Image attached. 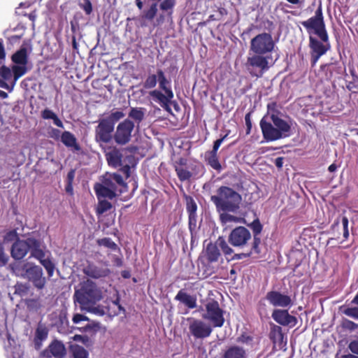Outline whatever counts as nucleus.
<instances>
[{"instance_id":"2eb2a0df","label":"nucleus","mask_w":358,"mask_h":358,"mask_svg":"<svg viewBox=\"0 0 358 358\" xmlns=\"http://www.w3.org/2000/svg\"><path fill=\"white\" fill-rule=\"evenodd\" d=\"M188 320H191L189 324V333L195 339H203L210 336L213 331L210 325L201 320L192 318Z\"/></svg>"},{"instance_id":"b1692460","label":"nucleus","mask_w":358,"mask_h":358,"mask_svg":"<svg viewBox=\"0 0 358 358\" xmlns=\"http://www.w3.org/2000/svg\"><path fill=\"white\" fill-rule=\"evenodd\" d=\"M174 299L184 304L189 309L196 307V296L187 294L184 289H180L174 297Z\"/></svg>"},{"instance_id":"774afa93","label":"nucleus","mask_w":358,"mask_h":358,"mask_svg":"<svg viewBox=\"0 0 358 358\" xmlns=\"http://www.w3.org/2000/svg\"><path fill=\"white\" fill-rule=\"evenodd\" d=\"M342 358H358V355L353 354H348L342 356Z\"/></svg>"},{"instance_id":"f704fd0d","label":"nucleus","mask_w":358,"mask_h":358,"mask_svg":"<svg viewBox=\"0 0 358 358\" xmlns=\"http://www.w3.org/2000/svg\"><path fill=\"white\" fill-rule=\"evenodd\" d=\"M144 110L143 108H131L129 113V117L139 124L144 119Z\"/></svg>"},{"instance_id":"7ed1b4c3","label":"nucleus","mask_w":358,"mask_h":358,"mask_svg":"<svg viewBox=\"0 0 358 358\" xmlns=\"http://www.w3.org/2000/svg\"><path fill=\"white\" fill-rule=\"evenodd\" d=\"M157 83H159V90L150 91L149 96L163 108L169 110H170L169 105L174 94L171 87V83L162 69H158L156 74H148L143 85L145 89H153L156 87Z\"/></svg>"},{"instance_id":"6e6d98bb","label":"nucleus","mask_w":358,"mask_h":358,"mask_svg":"<svg viewBox=\"0 0 358 358\" xmlns=\"http://www.w3.org/2000/svg\"><path fill=\"white\" fill-rule=\"evenodd\" d=\"M253 251H254V249H252V245L251 247L250 248V249L248 250V252H246V253H240V254H234V255L231 257V259H237V260L241 259L243 257H249L252 253Z\"/></svg>"},{"instance_id":"e433bc0d","label":"nucleus","mask_w":358,"mask_h":358,"mask_svg":"<svg viewBox=\"0 0 358 358\" xmlns=\"http://www.w3.org/2000/svg\"><path fill=\"white\" fill-rule=\"evenodd\" d=\"M175 171L179 180L182 182L189 180L193 176L192 172L182 167L176 166Z\"/></svg>"},{"instance_id":"49530a36","label":"nucleus","mask_w":358,"mask_h":358,"mask_svg":"<svg viewBox=\"0 0 358 358\" xmlns=\"http://www.w3.org/2000/svg\"><path fill=\"white\" fill-rule=\"evenodd\" d=\"M80 7L85 11L86 15H90L92 12V5L90 0H83L80 3Z\"/></svg>"},{"instance_id":"338daca9","label":"nucleus","mask_w":358,"mask_h":358,"mask_svg":"<svg viewBox=\"0 0 358 358\" xmlns=\"http://www.w3.org/2000/svg\"><path fill=\"white\" fill-rule=\"evenodd\" d=\"M16 236H17V233H16V231L15 230L10 231L6 234V238L7 239H9V238H13V237H16Z\"/></svg>"},{"instance_id":"4be33fe9","label":"nucleus","mask_w":358,"mask_h":358,"mask_svg":"<svg viewBox=\"0 0 358 358\" xmlns=\"http://www.w3.org/2000/svg\"><path fill=\"white\" fill-rule=\"evenodd\" d=\"M249 227L252 230L253 233V241L252 243V249L256 253H259V245L260 244L261 240L259 235L261 234L263 229V226L261 224L258 218L253 220V222L249 224Z\"/></svg>"},{"instance_id":"1a4fd4ad","label":"nucleus","mask_w":358,"mask_h":358,"mask_svg":"<svg viewBox=\"0 0 358 358\" xmlns=\"http://www.w3.org/2000/svg\"><path fill=\"white\" fill-rule=\"evenodd\" d=\"M128 148L117 149L114 148L110 152L106 153V158L108 165L113 168L120 167V170L128 178L131 174V166L134 165L135 157L132 154H128Z\"/></svg>"},{"instance_id":"f8f14e48","label":"nucleus","mask_w":358,"mask_h":358,"mask_svg":"<svg viewBox=\"0 0 358 358\" xmlns=\"http://www.w3.org/2000/svg\"><path fill=\"white\" fill-rule=\"evenodd\" d=\"M206 313L203 315L204 319L210 320L213 327H222L224 323L223 310L218 302L211 299L206 304Z\"/></svg>"},{"instance_id":"423d86ee","label":"nucleus","mask_w":358,"mask_h":358,"mask_svg":"<svg viewBox=\"0 0 358 358\" xmlns=\"http://www.w3.org/2000/svg\"><path fill=\"white\" fill-rule=\"evenodd\" d=\"M127 183L123 178L116 173H106L103 176L101 183H96L94 191L97 197L113 199L117 196V192L122 194L126 191Z\"/></svg>"},{"instance_id":"5fc2aeb1","label":"nucleus","mask_w":358,"mask_h":358,"mask_svg":"<svg viewBox=\"0 0 358 358\" xmlns=\"http://www.w3.org/2000/svg\"><path fill=\"white\" fill-rule=\"evenodd\" d=\"M348 348L353 355H358V341L353 340L350 342Z\"/></svg>"},{"instance_id":"4c0bfd02","label":"nucleus","mask_w":358,"mask_h":358,"mask_svg":"<svg viewBox=\"0 0 358 358\" xmlns=\"http://www.w3.org/2000/svg\"><path fill=\"white\" fill-rule=\"evenodd\" d=\"M96 243L99 246H104L112 250H116L117 249V244L114 241H113L110 238L106 237L103 238H99L96 241Z\"/></svg>"},{"instance_id":"7c9ffc66","label":"nucleus","mask_w":358,"mask_h":358,"mask_svg":"<svg viewBox=\"0 0 358 358\" xmlns=\"http://www.w3.org/2000/svg\"><path fill=\"white\" fill-rule=\"evenodd\" d=\"M41 254H40V255L38 257L34 258L38 259L40 262V263L44 266V268L47 271L48 276L52 277L55 271V266L54 263L50 260V259L45 258V253L41 248Z\"/></svg>"},{"instance_id":"8fccbe9b","label":"nucleus","mask_w":358,"mask_h":358,"mask_svg":"<svg viewBox=\"0 0 358 358\" xmlns=\"http://www.w3.org/2000/svg\"><path fill=\"white\" fill-rule=\"evenodd\" d=\"M227 136V134L224 135L223 137L214 141L212 150L208 151V152H211V153L217 154V150H218L219 148L220 147L221 144L222 143V142L224 141V140L225 139V138Z\"/></svg>"},{"instance_id":"9b49d317","label":"nucleus","mask_w":358,"mask_h":358,"mask_svg":"<svg viewBox=\"0 0 358 358\" xmlns=\"http://www.w3.org/2000/svg\"><path fill=\"white\" fill-rule=\"evenodd\" d=\"M252 240L250 231L245 227L239 226L230 232L228 242L232 246L243 249L247 248Z\"/></svg>"},{"instance_id":"c9c22d12","label":"nucleus","mask_w":358,"mask_h":358,"mask_svg":"<svg viewBox=\"0 0 358 358\" xmlns=\"http://www.w3.org/2000/svg\"><path fill=\"white\" fill-rule=\"evenodd\" d=\"M217 243L219 249L220 248L225 256L231 255L234 253L233 249L229 247L225 239L222 236H219L217 239Z\"/></svg>"},{"instance_id":"f3484780","label":"nucleus","mask_w":358,"mask_h":358,"mask_svg":"<svg viewBox=\"0 0 358 358\" xmlns=\"http://www.w3.org/2000/svg\"><path fill=\"white\" fill-rule=\"evenodd\" d=\"M266 299L275 307L285 308L292 304V299L289 295L282 294L278 291L268 292Z\"/></svg>"},{"instance_id":"72a5a7b5","label":"nucleus","mask_w":358,"mask_h":358,"mask_svg":"<svg viewBox=\"0 0 358 358\" xmlns=\"http://www.w3.org/2000/svg\"><path fill=\"white\" fill-rule=\"evenodd\" d=\"M76 169H71L66 176L65 191L66 192L72 196L73 194V182L75 178Z\"/></svg>"},{"instance_id":"393cba45","label":"nucleus","mask_w":358,"mask_h":358,"mask_svg":"<svg viewBox=\"0 0 358 358\" xmlns=\"http://www.w3.org/2000/svg\"><path fill=\"white\" fill-rule=\"evenodd\" d=\"M85 275L93 278L106 277L110 273L108 268H103L94 264H88L84 269Z\"/></svg>"},{"instance_id":"f257e3e1","label":"nucleus","mask_w":358,"mask_h":358,"mask_svg":"<svg viewBox=\"0 0 358 358\" xmlns=\"http://www.w3.org/2000/svg\"><path fill=\"white\" fill-rule=\"evenodd\" d=\"M275 42L270 33L258 34L250 41L245 68L252 78H262L275 64L271 54Z\"/></svg>"},{"instance_id":"0e129e2a","label":"nucleus","mask_w":358,"mask_h":358,"mask_svg":"<svg viewBox=\"0 0 358 358\" xmlns=\"http://www.w3.org/2000/svg\"><path fill=\"white\" fill-rule=\"evenodd\" d=\"M90 312H93L96 314H98L99 315H104V310L103 309H100L99 308H96L94 306H93V308L91 309V310H89Z\"/></svg>"},{"instance_id":"13d9d810","label":"nucleus","mask_w":358,"mask_h":358,"mask_svg":"<svg viewBox=\"0 0 358 358\" xmlns=\"http://www.w3.org/2000/svg\"><path fill=\"white\" fill-rule=\"evenodd\" d=\"M72 320L73 323L78 324L81 321H88L89 319L84 315L76 313L73 315Z\"/></svg>"},{"instance_id":"bf43d9fd","label":"nucleus","mask_w":358,"mask_h":358,"mask_svg":"<svg viewBox=\"0 0 358 358\" xmlns=\"http://www.w3.org/2000/svg\"><path fill=\"white\" fill-rule=\"evenodd\" d=\"M205 269L203 273V278H208L215 273V269L210 265H205Z\"/></svg>"},{"instance_id":"603ef678","label":"nucleus","mask_w":358,"mask_h":358,"mask_svg":"<svg viewBox=\"0 0 358 358\" xmlns=\"http://www.w3.org/2000/svg\"><path fill=\"white\" fill-rule=\"evenodd\" d=\"M6 57V52L4 47L3 40L0 38V65L4 63Z\"/></svg>"},{"instance_id":"20e7f679","label":"nucleus","mask_w":358,"mask_h":358,"mask_svg":"<svg viewBox=\"0 0 358 358\" xmlns=\"http://www.w3.org/2000/svg\"><path fill=\"white\" fill-rule=\"evenodd\" d=\"M264 138L267 141H274L289 136L291 126L278 115L264 116L259 122Z\"/></svg>"},{"instance_id":"39448f33","label":"nucleus","mask_w":358,"mask_h":358,"mask_svg":"<svg viewBox=\"0 0 358 358\" xmlns=\"http://www.w3.org/2000/svg\"><path fill=\"white\" fill-rule=\"evenodd\" d=\"M73 297L75 303L80 305L81 310H91L103 299V292L96 283L87 280L80 282V288L76 289Z\"/></svg>"},{"instance_id":"ea45409f","label":"nucleus","mask_w":358,"mask_h":358,"mask_svg":"<svg viewBox=\"0 0 358 358\" xmlns=\"http://www.w3.org/2000/svg\"><path fill=\"white\" fill-rule=\"evenodd\" d=\"M157 13V4L156 3H152L150 8L144 12L143 17L148 20H152Z\"/></svg>"},{"instance_id":"4468645a","label":"nucleus","mask_w":358,"mask_h":358,"mask_svg":"<svg viewBox=\"0 0 358 358\" xmlns=\"http://www.w3.org/2000/svg\"><path fill=\"white\" fill-rule=\"evenodd\" d=\"M24 275L38 289L44 288L46 280L43 276V269L37 265H25Z\"/></svg>"},{"instance_id":"f03ea898","label":"nucleus","mask_w":358,"mask_h":358,"mask_svg":"<svg viewBox=\"0 0 358 358\" xmlns=\"http://www.w3.org/2000/svg\"><path fill=\"white\" fill-rule=\"evenodd\" d=\"M301 24L309 34L310 64L311 67H314L320 58L331 49L322 6H318L314 16L302 21Z\"/></svg>"},{"instance_id":"9d476101","label":"nucleus","mask_w":358,"mask_h":358,"mask_svg":"<svg viewBox=\"0 0 358 358\" xmlns=\"http://www.w3.org/2000/svg\"><path fill=\"white\" fill-rule=\"evenodd\" d=\"M28 252H31V257H38L41 254L40 241L33 237L24 240L17 238L10 249L11 257L15 260L22 259Z\"/></svg>"},{"instance_id":"a211bd4d","label":"nucleus","mask_w":358,"mask_h":358,"mask_svg":"<svg viewBox=\"0 0 358 358\" xmlns=\"http://www.w3.org/2000/svg\"><path fill=\"white\" fill-rule=\"evenodd\" d=\"M271 316L277 323L282 326L294 327L297 324L296 317L289 315L287 310L275 309Z\"/></svg>"},{"instance_id":"a19ab883","label":"nucleus","mask_w":358,"mask_h":358,"mask_svg":"<svg viewBox=\"0 0 358 358\" xmlns=\"http://www.w3.org/2000/svg\"><path fill=\"white\" fill-rule=\"evenodd\" d=\"M73 355L74 358H88L87 351L81 346H77L73 349Z\"/></svg>"},{"instance_id":"79ce46f5","label":"nucleus","mask_w":358,"mask_h":358,"mask_svg":"<svg viewBox=\"0 0 358 358\" xmlns=\"http://www.w3.org/2000/svg\"><path fill=\"white\" fill-rule=\"evenodd\" d=\"M342 327L350 331H353L358 329V324L350 320L345 319L342 322Z\"/></svg>"},{"instance_id":"a878e982","label":"nucleus","mask_w":358,"mask_h":358,"mask_svg":"<svg viewBox=\"0 0 358 358\" xmlns=\"http://www.w3.org/2000/svg\"><path fill=\"white\" fill-rule=\"evenodd\" d=\"M205 256L209 263L216 262L221 256L217 241L210 242L206 247Z\"/></svg>"},{"instance_id":"c85d7f7f","label":"nucleus","mask_w":358,"mask_h":358,"mask_svg":"<svg viewBox=\"0 0 358 358\" xmlns=\"http://www.w3.org/2000/svg\"><path fill=\"white\" fill-rule=\"evenodd\" d=\"M61 141L68 148H73L77 151L80 149V145L77 143L76 138L70 131H64L61 136Z\"/></svg>"},{"instance_id":"dca6fc26","label":"nucleus","mask_w":358,"mask_h":358,"mask_svg":"<svg viewBox=\"0 0 358 358\" xmlns=\"http://www.w3.org/2000/svg\"><path fill=\"white\" fill-rule=\"evenodd\" d=\"M185 199L186 203V210L188 214V227L192 238L196 233L197 204L191 196L185 195Z\"/></svg>"},{"instance_id":"473e14b6","label":"nucleus","mask_w":358,"mask_h":358,"mask_svg":"<svg viewBox=\"0 0 358 358\" xmlns=\"http://www.w3.org/2000/svg\"><path fill=\"white\" fill-rule=\"evenodd\" d=\"M205 159L208 165L213 169L220 171L222 166L219 162L217 154L206 152L205 154Z\"/></svg>"},{"instance_id":"58836bf2","label":"nucleus","mask_w":358,"mask_h":358,"mask_svg":"<svg viewBox=\"0 0 358 358\" xmlns=\"http://www.w3.org/2000/svg\"><path fill=\"white\" fill-rule=\"evenodd\" d=\"M113 206L110 202L107 200H99L96 208V214L102 215L106 211L110 210Z\"/></svg>"},{"instance_id":"4d7b16f0","label":"nucleus","mask_w":358,"mask_h":358,"mask_svg":"<svg viewBox=\"0 0 358 358\" xmlns=\"http://www.w3.org/2000/svg\"><path fill=\"white\" fill-rule=\"evenodd\" d=\"M56 114L51 110L45 108L41 113V117L45 120H52Z\"/></svg>"},{"instance_id":"a18cd8bd","label":"nucleus","mask_w":358,"mask_h":358,"mask_svg":"<svg viewBox=\"0 0 358 358\" xmlns=\"http://www.w3.org/2000/svg\"><path fill=\"white\" fill-rule=\"evenodd\" d=\"M346 87L349 91H351L353 93L358 92V76L355 78H352V80L347 83Z\"/></svg>"},{"instance_id":"c756f323","label":"nucleus","mask_w":358,"mask_h":358,"mask_svg":"<svg viewBox=\"0 0 358 358\" xmlns=\"http://www.w3.org/2000/svg\"><path fill=\"white\" fill-rule=\"evenodd\" d=\"M268 337L273 343V347H275L276 344L282 343L283 339L282 328L276 324H271Z\"/></svg>"},{"instance_id":"69168bd1","label":"nucleus","mask_w":358,"mask_h":358,"mask_svg":"<svg viewBox=\"0 0 358 358\" xmlns=\"http://www.w3.org/2000/svg\"><path fill=\"white\" fill-rule=\"evenodd\" d=\"M342 224L344 230H348V219L346 216L342 217Z\"/></svg>"},{"instance_id":"412c9836","label":"nucleus","mask_w":358,"mask_h":358,"mask_svg":"<svg viewBox=\"0 0 358 358\" xmlns=\"http://www.w3.org/2000/svg\"><path fill=\"white\" fill-rule=\"evenodd\" d=\"M13 78L10 69L5 65H2L0 67V87L12 92L14 89Z\"/></svg>"},{"instance_id":"de8ad7c7","label":"nucleus","mask_w":358,"mask_h":358,"mask_svg":"<svg viewBox=\"0 0 358 358\" xmlns=\"http://www.w3.org/2000/svg\"><path fill=\"white\" fill-rule=\"evenodd\" d=\"M175 5V0H164L160 3V8L163 10H168L173 8Z\"/></svg>"},{"instance_id":"aec40b11","label":"nucleus","mask_w":358,"mask_h":358,"mask_svg":"<svg viewBox=\"0 0 358 358\" xmlns=\"http://www.w3.org/2000/svg\"><path fill=\"white\" fill-rule=\"evenodd\" d=\"M43 355L46 357H54L55 358H63L66 355V349L64 345L57 340L53 341L45 349L43 352Z\"/></svg>"},{"instance_id":"3c124183","label":"nucleus","mask_w":358,"mask_h":358,"mask_svg":"<svg viewBox=\"0 0 358 358\" xmlns=\"http://www.w3.org/2000/svg\"><path fill=\"white\" fill-rule=\"evenodd\" d=\"M221 220L223 222H237L238 218L234 215L228 214V213H222L220 215Z\"/></svg>"},{"instance_id":"6ab92c4d","label":"nucleus","mask_w":358,"mask_h":358,"mask_svg":"<svg viewBox=\"0 0 358 358\" xmlns=\"http://www.w3.org/2000/svg\"><path fill=\"white\" fill-rule=\"evenodd\" d=\"M342 67L338 62L322 64L320 72L326 80H331L341 73Z\"/></svg>"},{"instance_id":"2f4dec72","label":"nucleus","mask_w":358,"mask_h":358,"mask_svg":"<svg viewBox=\"0 0 358 358\" xmlns=\"http://www.w3.org/2000/svg\"><path fill=\"white\" fill-rule=\"evenodd\" d=\"M13 74V85L14 87L20 78L23 76L28 71L27 65L14 64L10 68Z\"/></svg>"},{"instance_id":"864d4df0","label":"nucleus","mask_w":358,"mask_h":358,"mask_svg":"<svg viewBox=\"0 0 358 358\" xmlns=\"http://www.w3.org/2000/svg\"><path fill=\"white\" fill-rule=\"evenodd\" d=\"M245 122L246 124V134L248 135L250 134L252 129L251 112L246 113L245 116Z\"/></svg>"},{"instance_id":"ddd939ff","label":"nucleus","mask_w":358,"mask_h":358,"mask_svg":"<svg viewBox=\"0 0 358 358\" xmlns=\"http://www.w3.org/2000/svg\"><path fill=\"white\" fill-rule=\"evenodd\" d=\"M134 128V123L129 119L119 123L114 133L115 141L119 145H125L129 143Z\"/></svg>"},{"instance_id":"cd10ccee","label":"nucleus","mask_w":358,"mask_h":358,"mask_svg":"<svg viewBox=\"0 0 358 358\" xmlns=\"http://www.w3.org/2000/svg\"><path fill=\"white\" fill-rule=\"evenodd\" d=\"M224 358H247L245 350L238 345L229 347L224 354Z\"/></svg>"},{"instance_id":"0eeeda50","label":"nucleus","mask_w":358,"mask_h":358,"mask_svg":"<svg viewBox=\"0 0 358 358\" xmlns=\"http://www.w3.org/2000/svg\"><path fill=\"white\" fill-rule=\"evenodd\" d=\"M217 212L235 213L240 208L241 195L232 188L221 186L217 189V194L210 197Z\"/></svg>"},{"instance_id":"37998d69","label":"nucleus","mask_w":358,"mask_h":358,"mask_svg":"<svg viewBox=\"0 0 358 358\" xmlns=\"http://www.w3.org/2000/svg\"><path fill=\"white\" fill-rule=\"evenodd\" d=\"M9 260L8 255L5 252L3 244L0 243V267L6 266Z\"/></svg>"},{"instance_id":"5701e85b","label":"nucleus","mask_w":358,"mask_h":358,"mask_svg":"<svg viewBox=\"0 0 358 358\" xmlns=\"http://www.w3.org/2000/svg\"><path fill=\"white\" fill-rule=\"evenodd\" d=\"M48 336V329L45 324L41 322L38 324L34 338V344L36 350H38L42 347V343L47 339Z\"/></svg>"},{"instance_id":"09e8293b","label":"nucleus","mask_w":358,"mask_h":358,"mask_svg":"<svg viewBox=\"0 0 358 358\" xmlns=\"http://www.w3.org/2000/svg\"><path fill=\"white\" fill-rule=\"evenodd\" d=\"M238 342L250 345L253 341V337L246 334H243L238 338Z\"/></svg>"},{"instance_id":"6e6552de","label":"nucleus","mask_w":358,"mask_h":358,"mask_svg":"<svg viewBox=\"0 0 358 358\" xmlns=\"http://www.w3.org/2000/svg\"><path fill=\"white\" fill-rule=\"evenodd\" d=\"M124 116L123 112L115 111L107 117L100 118L94 130V138L96 143L100 145L110 143L114 137L115 125Z\"/></svg>"},{"instance_id":"680f3d73","label":"nucleus","mask_w":358,"mask_h":358,"mask_svg":"<svg viewBox=\"0 0 358 358\" xmlns=\"http://www.w3.org/2000/svg\"><path fill=\"white\" fill-rule=\"evenodd\" d=\"M284 163V157H278L274 160V164L276 166L277 168L281 169L283 166Z\"/></svg>"},{"instance_id":"c03bdc74","label":"nucleus","mask_w":358,"mask_h":358,"mask_svg":"<svg viewBox=\"0 0 358 358\" xmlns=\"http://www.w3.org/2000/svg\"><path fill=\"white\" fill-rule=\"evenodd\" d=\"M343 313L348 317L358 320V307L346 308Z\"/></svg>"},{"instance_id":"052dcab7","label":"nucleus","mask_w":358,"mask_h":358,"mask_svg":"<svg viewBox=\"0 0 358 358\" xmlns=\"http://www.w3.org/2000/svg\"><path fill=\"white\" fill-rule=\"evenodd\" d=\"M258 312L261 315L265 314L266 312V305L262 300H261L258 303Z\"/></svg>"},{"instance_id":"bb28decb","label":"nucleus","mask_w":358,"mask_h":358,"mask_svg":"<svg viewBox=\"0 0 358 358\" xmlns=\"http://www.w3.org/2000/svg\"><path fill=\"white\" fill-rule=\"evenodd\" d=\"M27 48L22 45L11 56V61L15 64L27 65L28 63Z\"/></svg>"},{"instance_id":"e2e57ef3","label":"nucleus","mask_w":358,"mask_h":358,"mask_svg":"<svg viewBox=\"0 0 358 358\" xmlns=\"http://www.w3.org/2000/svg\"><path fill=\"white\" fill-rule=\"evenodd\" d=\"M52 120H53V123L58 127L62 128L64 127L62 120L58 117L57 115H55Z\"/></svg>"}]
</instances>
